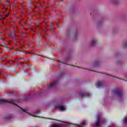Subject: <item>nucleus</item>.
I'll return each mask as SVG.
<instances>
[{
	"label": "nucleus",
	"mask_w": 127,
	"mask_h": 127,
	"mask_svg": "<svg viewBox=\"0 0 127 127\" xmlns=\"http://www.w3.org/2000/svg\"><path fill=\"white\" fill-rule=\"evenodd\" d=\"M7 4H9V1L7 2Z\"/></svg>",
	"instance_id": "nucleus-17"
},
{
	"label": "nucleus",
	"mask_w": 127,
	"mask_h": 127,
	"mask_svg": "<svg viewBox=\"0 0 127 127\" xmlns=\"http://www.w3.org/2000/svg\"><path fill=\"white\" fill-rule=\"evenodd\" d=\"M30 116H32V117H35L36 118H37V116H35L33 115L30 114Z\"/></svg>",
	"instance_id": "nucleus-16"
},
{
	"label": "nucleus",
	"mask_w": 127,
	"mask_h": 127,
	"mask_svg": "<svg viewBox=\"0 0 127 127\" xmlns=\"http://www.w3.org/2000/svg\"><path fill=\"white\" fill-rule=\"evenodd\" d=\"M104 83L102 81H98L97 82V86L98 88H99V87H102L103 86Z\"/></svg>",
	"instance_id": "nucleus-8"
},
{
	"label": "nucleus",
	"mask_w": 127,
	"mask_h": 127,
	"mask_svg": "<svg viewBox=\"0 0 127 127\" xmlns=\"http://www.w3.org/2000/svg\"><path fill=\"white\" fill-rule=\"evenodd\" d=\"M6 16H8V14L7 15H6Z\"/></svg>",
	"instance_id": "nucleus-18"
},
{
	"label": "nucleus",
	"mask_w": 127,
	"mask_h": 127,
	"mask_svg": "<svg viewBox=\"0 0 127 127\" xmlns=\"http://www.w3.org/2000/svg\"><path fill=\"white\" fill-rule=\"evenodd\" d=\"M124 47H127V42H124L123 44Z\"/></svg>",
	"instance_id": "nucleus-13"
},
{
	"label": "nucleus",
	"mask_w": 127,
	"mask_h": 127,
	"mask_svg": "<svg viewBox=\"0 0 127 127\" xmlns=\"http://www.w3.org/2000/svg\"><path fill=\"white\" fill-rule=\"evenodd\" d=\"M99 64H100V62H99L98 61H96L94 62V66H98Z\"/></svg>",
	"instance_id": "nucleus-10"
},
{
	"label": "nucleus",
	"mask_w": 127,
	"mask_h": 127,
	"mask_svg": "<svg viewBox=\"0 0 127 127\" xmlns=\"http://www.w3.org/2000/svg\"><path fill=\"white\" fill-rule=\"evenodd\" d=\"M108 75H109V76H111V75H109V74H108Z\"/></svg>",
	"instance_id": "nucleus-22"
},
{
	"label": "nucleus",
	"mask_w": 127,
	"mask_h": 127,
	"mask_svg": "<svg viewBox=\"0 0 127 127\" xmlns=\"http://www.w3.org/2000/svg\"><path fill=\"white\" fill-rule=\"evenodd\" d=\"M123 123H124V124H127V117L124 118L123 120Z\"/></svg>",
	"instance_id": "nucleus-11"
},
{
	"label": "nucleus",
	"mask_w": 127,
	"mask_h": 127,
	"mask_svg": "<svg viewBox=\"0 0 127 127\" xmlns=\"http://www.w3.org/2000/svg\"><path fill=\"white\" fill-rule=\"evenodd\" d=\"M13 117V115L10 114L7 116V118L6 119H11Z\"/></svg>",
	"instance_id": "nucleus-12"
},
{
	"label": "nucleus",
	"mask_w": 127,
	"mask_h": 127,
	"mask_svg": "<svg viewBox=\"0 0 127 127\" xmlns=\"http://www.w3.org/2000/svg\"><path fill=\"white\" fill-rule=\"evenodd\" d=\"M80 97H82V98H84L85 97H88L89 96V93L87 92H80L79 93Z\"/></svg>",
	"instance_id": "nucleus-7"
},
{
	"label": "nucleus",
	"mask_w": 127,
	"mask_h": 127,
	"mask_svg": "<svg viewBox=\"0 0 127 127\" xmlns=\"http://www.w3.org/2000/svg\"><path fill=\"white\" fill-rule=\"evenodd\" d=\"M22 109V111H23L25 113H26V111H25V110H24L23 109Z\"/></svg>",
	"instance_id": "nucleus-15"
},
{
	"label": "nucleus",
	"mask_w": 127,
	"mask_h": 127,
	"mask_svg": "<svg viewBox=\"0 0 127 127\" xmlns=\"http://www.w3.org/2000/svg\"><path fill=\"white\" fill-rule=\"evenodd\" d=\"M36 114H40V111H37L36 112Z\"/></svg>",
	"instance_id": "nucleus-14"
},
{
	"label": "nucleus",
	"mask_w": 127,
	"mask_h": 127,
	"mask_svg": "<svg viewBox=\"0 0 127 127\" xmlns=\"http://www.w3.org/2000/svg\"><path fill=\"white\" fill-rule=\"evenodd\" d=\"M4 12H5V11H3V13H4Z\"/></svg>",
	"instance_id": "nucleus-19"
},
{
	"label": "nucleus",
	"mask_w": 127,
	"mask_h": 127,
	"mask_svg": "<svg viewBox=\"0 0 127 127\" xmlns=\"http://www.w3.org/2000/svg\"><path fill=\"white\" fill-rule=\"evenodd\" d=\"M75 37H77V35H75Z\"/></svg>",
	"instance_id": "nucleus-20"
},
{
	"label": "nucleus",
	"mask_w": 127,
	"mask_h": 127,
	"mask_svg": "<svg viewBox=\"0 0 127 127\" xmlns=\"http://www.w3.org/2000/svg\"><path fill=\"white\" fill-rule=\"evenodd\" d=\"M101 116L100 115H98L97 116V122L96 123V127H100V124L101 123Z\"/></svg>",
	"instance_id": "nucleus-6"
},
{
	"label": "nucleus",
	"mask_w": 127,
	"mask_h": 127,
	"mask_svg": "<svg viewBox=\"0 0 127 127\" xmlns=\"http://www.w3.org/2000/svg\"><path fill=\"white\" fill-rule=\"evenodd\" d=\"M5 103H9V104H11L12 105H15V103H16V100L14 99H12L9 101L3 100H0V105H2V104H5Z\"/></svg>",
	"instance_id": "nucleus-2"
},
{
	"label": "nucleus",
	"mask_w": 127,
	"mask_h": 127,
	"mask_svg": "<svg viewBox=\"0 0 127 127\" xmlns=\"http://www.w3.org/2000/svg\"><path fill=\"white\" fill-rule=\"evenodd\" d=\"M81 126H83L84 127L87 125V123H86L85 121H84L81 123Z\"/></svg>",
	"instance_id": "nucleus-9"
},
{
	"label": "nucleus",
	"mask_w": 127,
	"mask_h": 127,
	"mask_svg": "<svg viewBox=\"0 0 127 127\" xmlns=\"http://www.w3.org/2000/svg\"><path fill=\"white\" fill-rule=\"evenodd\" d=\"M112 95H116V96H118L119 100L123 99V97H124L123 91L119 89H114L112 91Z\"/></svg>",
	"instance_id": "nucleus-1"
},
{
	"label": "nucleus",
	"mask_w": 127,
	"mask_h": 127,
	"mask_svg": "<svg viewBox=\"0 0 127 127\" xmlns=\"http://www.w3.org/2000/svg\"><path fill=\"white\" fill-rule=\"evenodd\" d=\"M60 62L61 63H62V62Z\"/></svg>",
	"instance_id": "nucleus-21"
},
{
	"label": "nucleus",
	"mask_w": 127,
	"mask_h": 127,
	"mask_svg": "<svg viewBox=\"0 0 127 127\" xmlns=\"http://www.w3.org/2000/svg\"><path fill=\"white\" fill-rule=\"evenodd\" d=\"M15 106H17V105H15Z\"/></svg>",
	"instance_id": "nucleus-23"
},
{
	"label": "nucleus",
	"mask_w": 127,
	"mask_h": 127,
	"mask_svg": "<svg viewBox=\"0 0 127 127\" xmlns=\"http://www.w3.org/2000/svg\"><path fill=\"white\" fill-rule=\"evenodd\" d=\"M58 84V80H54L51 85L48 86V89H52V88H54Z\"/></svg>",
	"instance_id": "nucleus-3"
},
{
	"label": "nucleus",
	"mask_w": 127,
	"mask_h": 127,
	"mask_svg": "<svg viewBox=\"0 0 127 127\" xmlns=\"http://www.w3.org/2000/svg\"><path fill=\"white\" fill-rule=\"evenodd\" d=\"M97 44V40L95 39H92L90 40L89 43V46H95Z\"/></svg>",
	"instance_id": "nucleus-4"
},
{
	"label": "nucleus",
	"mask_w": 127,
	"mask_h": 127,
	"mask_svg": "<svg viewBox=\"0 0 127 127\" xmlns=\"http://www.w3.org/2000/svg\"><path fill=\"white\" fill-rule=\"evenodd\" d=\"M56 109H58L59 110H60V111H61L62 112H63L64 111H65V110H66V108L65 107V106L63 105H61L57 106Z\"/></svg>",
	"instance_id": "nucleus-5"
}]
</instances>
